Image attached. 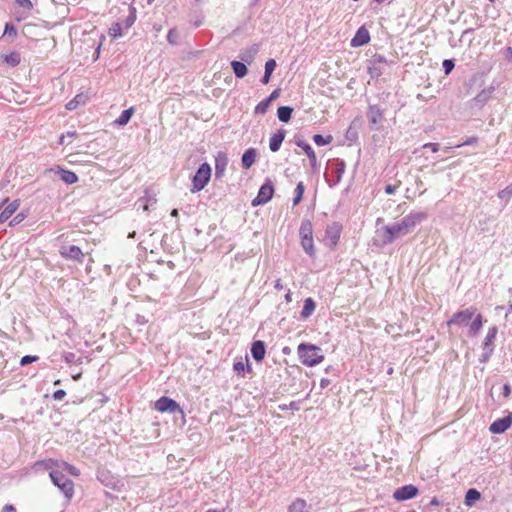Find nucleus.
I'll return each mask as SVG.
<instances>
[{"label": "nucleus", "mask_w": 512, "mask_h": 512, "mask_svg": "<svg viewBox=\"0 0 512 512\" xmlns=\"http://www.w3.org/2000/svg\"><path fill=\"white\" fill-rule=\"evenodd\" d=\"M427 218L428 214L426 212L412 211L404 216L400 221L384 226V243L391 244L397 239L406 236Z\"/></svg>", "instance_id": "1"}, {"label": "nucleus", "mask_w": 512, "mask_h": 512, "mask_svg": "<svg viewBox=\"0 0 512 512\" xmlns=\"http://www.w3.org/2000/svg\"><path fill=\"white\" fill-rule=\"evenodd\" d=\"M297 353L301 363L309 367L319 364L324 359L321 348L314 344L301 343L298 346Z\"/></svg>", "instance_id": "2"}, {"label": "nucleus", "mask_w": 512, "mask_h": 512, "mask_svg": "<svg viewBox=\"0 0 512 512\" xmlns=\"http://www.w3.org/2000/svg\"><path fill=\"white\" fill-rule=\"evenodd\" d=\"M52 483L57 486L68 501L71 500L74 494V483L65 474L58 470H52L50 473Z\"/></svg>", "instance_id": "3"}, {"label": "nucleus", "mask_w": 512, "mask_h": 512, "mask_svg": "<svg viewBox=\"0 0 512 512\" xmlns=\"http://www.w3.org/2000/svg\"><path fill=\"white\" fill-rule=\"evenodd\" d=\"M211 173L212 169L208 163L201 164L192 177L191 192L195 193L204 189L211 178Z\"/></svg>", "instance_id": "4"}, {"label": "nucleus", "mask_w": 512, "mask_h": 512, "mask_svg": "<svg viewBox=\"0 0 512 512\" xmlns=\"http://www.w3.org/2000/svg\"><path fill=\"white\" fill-rule=\"evenodd\" d=\"M498 334V327L496 325L490 327L487 331L486 337L482 343V354L479 358L480 363H487L495 349V340Z\"/></svg>", "instance_id": "5"}, {"label": "nucleus", "mask_w": 512, "mask_h": 512, "mask_svg": "<svg viewBox=\"0 0 512 512\" xmlns=\"http://www.w3.org/2000/svg\"><path fill=\"white\" fill-rule=\"evenodd\" d=\"M385 108L379 104H369L366 112L371 130L378 131L384 122Z\"/></svg>", "instance_id": "6"}, {"label": "nucleus", "mask_w": 512, "mask_h": 512, "mask_svg": "<svg viewBox=\"0 0 512 512\" xmlns=\"http://www.w3.org/2000/svg\"><path fill=\"white\" fill-rule=\"evenodd\" d=\"M342 232V225L338 222H332L328 224L325 230L323 242L330 249H334L340 239Z\"/></svg>", "instance_id": "7"}, {"label": "nucleus", "mask_w": 512, "mask_h": 512, "mask_svg": "<svg viewBox=\"0 0 512 512\" xmlns=\"http://www.w3.org/2000/svg\"><path fill=\"white\" fill-rule=\"evenodd\" d=\"M476 308L469 307L464 310H460L456 312L451 319L447 321V326L451 327L452 325L456 326H467L472 318L475 316Z\"/></svg>", "instance_id": "8"}, {"label": "nucleus", "mask_w": 512, "mask_h": 512, "mask_svg": "<svg viewBox=\"0 0 512 512\" xmlns=\"http://www.w3.org/2000/svg\"><path fill=\"white\" fill-rule=\"evenodd\" d=\"M274 195V185L271 180L266 182L260 187L257 196L252 200L251 205L257 207L268 203Z\"/></svg>", "instance_id": "9"}, {"label": "nucleus", "mask_w": 512, "mask_h": 512, "mask_svg": "<svg viewBox=\"0 0 512 512\" xmlns=\"http://www.w3.org/2000/svg\"><path fill=\"white\" fill-rule=\"evenodd\" d=\"M387 59L384 55L375 54L371 57L368 66V73L371 78H379L384 73V67L387 65Z\"/></svg>", "instance_id": "10"}, {"label": "nucleus", "mask_w": 512, "mask_h": 512, "mask_svg": "<svg viewBox=\"0 0 512 512\" xmlns=\"http://www.w3.org/2000/svg\"><path fill=\"white\" fill-rule=\"evenodd\" d=\"M155 407L159 412H170L173 414L184 415V411L180 407V405L175 400L168 398L166 396H163L160 399H158L156 401Z\"/></svg>", "instance_id": "11"}, {"label": "nucleus", "mask_w": 512, "mask_h": 512, "mask_svg": "<svg viewBox=\"0 0 512 512\" xmlns=\"http://www.w3.org/2000/svg\"><path fill=\"white\" fill-rule=\"evenodd\" d=\"M59 253L66 259L74 260L79 263L83 262L84 253L80 247L76 245H63L60 247Z\"/></svg>", "instance_id": "12"}, {"label": "nucleus", "mask_w": 512, "mask_h": 512, "mask_svg": "<svg viewBox=\"0 0 512 512\" xmlns=\"http://www.w3.org/2000/svg\"><path fill=\"white\" fill-rule=\"evenodd\" d=\"M346 164L342 159H335L333 163L332 177L333 179H327V183L330 187H334L340 183L343 174L345 173Z\"/></svg>", "instance_id": "13"}, {"label": "nucleus", "mask_w": 512, "mask_h": 512, "mask_svg": "<svg viewBox=\"0 0 512 512\" xmlns=\"http://www.w3.org/2000/svg\"><path fill=\"white\" fill-rule=\"evenodd\" d=\"M418 494V488L412 484L402 486L395 490L393 497L397 501H406L412 499Z\"/></svg>", "instance_id": "14"}, {"label": "nucleus", "mask_w": 512, "mask_h": 512, "mask_svg": "<svg viewBox=\"0 0 512 512\" xmlns=\"http://www.w3.org/2000/svg\"><path fill=\"white\" fill-rule=\"evenodd\" d=\"M496 87L491 84L490 86L482 89L473 99L474 106L482 108L491 98L495 92Z\"/></svg>", "instance_id": "15"}, {"label": "nucleus", "mask_w": 512, "mask_h": 512, "mask_svg": "<svg viewBox=\"0 0 512 512\" xmlns=\"http://www.w3.org/2000/svg\"><path fill=\"white\" fill-rule=\"evenodd\" d=\"M512 425V416L508 415L503 418H499L495 420L491 425L489 430L493 434H501L505 432Z\"/></svg>", "instance_id": "16"}, {"label": "nucleus", "mask_w": 512, "mask_h": 512, "mask_svg": "<svg viewBox=\"0 0 512 512\" xmlns=\"http://www.w3.org/2000/svg\"><path fill=\"white\" fill-rule=\"evenodd\" d=\"M228 165V157L224 152H218L215 157V178L220 179L223 177L226 167Z\"/></svg>", "instance_id": "17"}, {"label": "nucleus", "mask_w": 512, "mask_h": 512, "mask_svg": "<svg viewBox=\"0 0 512 512\" xmlns=\"http://www.w3.org/2000/svg\"><path fill=\"white\" fill-rule=\"evenodd\" d=\"M280 95V89H275L267 98L260 101L255 107L256 114H265L270 104L276 100Z\"/></svg>", "instance_id": "18"}, {"label": "nucleus", "mask_w": 512, "mask_h": 512, "mask_svg": "<svg viewBox=\"0 0 512 512\" xmlns=\"http://www.w3.org/2000/svg\"><path fill=\"white\" fill-rule=\"evenodd\" d=\"M369 41H370V34H369L368 30L364 26H361L357 30L355 36L352 38L351 46L360 47V46L367 44Z\"/></svg>", "instance_id": "19"}, {"label": "nucleus", "mask_w": 512, "mask_h": 512, "mask_svg": "<svg viewBox=\"0 0 512 512\" xmlns=\"http://www.w3.org/2000/svg\"><path fill=\"white\" fill-rule=\"evenodd\" d=\"M266 354V345L264 341L256 340L251 345V355L257 362H261Z\"/></svg>", "instance_id": "20"}, {"label": "nucleus", "mask_w": 512, "mask_h": 512, "mask_svg": "<svg viewBox=\"0 0 512 512\" xmlns=\"http://www.w3.org/2000/svg\"><path fill=\"white\" fill-rule=\"evenodd\" d=\"M295 144L298 147H300V148H302L304 150L305 154L309 158L311 167L313 169L316 168V166H317V157H316V154H315L314 150L312 149V147L307 142H305L304 140H302L300 138H297L295 140Z\"/></svg>", "instance_id": "21"}, {"label": "nucleus", "mask_w": 512, "mask_h": 512, "mask_svg": "<svg viewBox=\"0 0 512 512\" xmlns=\"http://www.w3.org/2000/svg\"><path fill=\"white\" fill-rule=\"evenodd\" d=\"M259 50H260L259 45L253 44L249 48L241 50L240 54H239V58L241 59V61H243L247 64H251L254 61L255 56L257 55Z\"/></svg>", "instance_id": "22"}, {"label": "nucleus", "mask_w": 512, "mask_h": 512, "mask_svg": "<svg viewBox=\"0 0 512 512\" xmlns=\"http://www.w3.org/2000/svg\"><path fill=\"white\" fill-rule=\"evenodd\" d=\"M286 136V132L284 129H279L276 133H274L269 141V148L272 152L279 151L282 142L284 141Z\"/></svg>", "instance_id": "23"}, {"label": "nucleus", "mask_w": 512, "mask_h": 512, "mask_svg": "<svg viewBox=\"0 0 512 512\" xmlns=\"http://www.w3.org/2000/svg\"><path fill=\"white\" fill-rule=\"evenodd\" d=\"M54 173L66 184H74L78 181V176L73 171L58 168Z\"/></svg>", "instance_id": "24"}, {"label": "nucleus", "mask_w": 512, "mask_h": 512, "mask_svg": "<svg viewBox=\"0 0 512 512\" xmlns=\"http://www.w3.org/2000/svg\"><path fill=\"white\" fill-rule=\"evenodd\" d=\"M19 205V200L10 202L0 213V224L5 223L16 212Z\"/></svg>", "instance_id": "25"}, {"label": "nucleus", "mask_w": 512, "mask_h": 512, "mask_svg": "<svg viewBox=\"0 0 512 512\" xmlns=\"http://www.w3.org/2000/svg\"><path fill=\"white\" fill-rule=\"evenodd\" d=\"M257 150L248 148L242 155L241 163L244 169H249L256 161Z\"/></svg>", "instance_id": "26"}, {"label": "nucleus", "mask_w": 512, "mask_h": 512, "mask_svg": "<svg viewBox=\"0 0 512 512\" xmlns=\"http://www.w3.org/2000/svg\"><path fill=\"white\" fill-rule=\"evenodd\" d=\"M483 326V317L481 314H477L469 325V335L475 337L479 334Z\"/></svg>", "instance_id": "27"}, {"label": "nucleus", "mask_w": 512, "mask_h": 512, "mask_svg": "<svg viewBox=\"0 0 512 512\" xmlns=\"http://www.w3.org/2000/svg\"><path fill=\"white\" fill-rule=\"evenodd\" d=\"M276 66H277V63L274 59H269L265 63L264 75L260 80L263 85H266L270 82L271 75L274 72Z\"/></svg>", "instance_id": "28"}, {"label": "nucleus", "mask_w": 512, "mask_h": 512, "mask_svg": "<svg viewBox=\"0 0 512 512\" xmlns=\"http://www.w3.org/2000/svg\"><path fill=\"white\" fill-rule=\"evenodd\" d=\"M315 308H316L315 301L311 297L306 298L304 300L303 309L301 311V318H303V319L309 318L315 311Z\"/></svg>", "instance_id": "29"}, {"label": "nucleus", "mask_w": 512, "mask_h": 512, "mask_svg": "<svg viewBox=\"0 0 512 512\" xmlns=\"http://www.w3.org/2000/svg\"><path fill=\"white\" fill-rule=\"evenodd\" d=\"M231 67L237 78H243L248 72L247 66L243 61L233 60L231 62Z\"/></svg>", "instance_id": "30"}, {"label": "nucleus", "mask_w": 512, "mask_h": 512, "mask_svg": "<svg viewBox=\"0 0 512 512\" xmlns=\"http://www.w3.org/2000/svg\"><path fill=\"white\" fill-rule=\"evenodd\" d=\"M134 113V108L130 107L126 110H123L120 116L114 121L117 126H125L129 123L132 115Z\"/></svg>", "instance_id": "31"}, {"label": "nucleus", "mask_w": 512, "mask_h": 512, "mask_svg": "<svg viewBox=\"0 0 512 512\" xmlns=\"http://www.w3.org/2000/svg\"><path fill=\"white\" fill-rule=\"evenodd\" d=\"M301 239V246L303 250L308 254L310 257L315 256V248H314V240L313 237H300Z\"/></svg>", "instance_id": "32"}, {"label": "nucleus", "mask_w": 512, "mask_h": 512, "mask_svg": "<svg viewBox=\"0 0 512 512\" xmlns=\"http://www.w3.org/2000/svg\"><path fill=\"white\" fill-rule=\"evenodd\" d=\"M293 113V108L290 106H280L277 110V117L281 122L287 123L290 121Z\"/></svg>", "instance_id": "33"}, {"label": "nucleus", "mask_w": 512, "mask_h": 512, "mask_svg": "<svg viewBox=\"0 0 512 512\" xmlns=\"http://www.w3.org/2000/svg\"><path fill=\"white\" fill-rule=\"evenodd\" d=\"M300 237H313V225L312 222L308 219H304L301 222L299 229Z\"/></svg>", "instance_id": "34"}, {"label": "nucleus", "mask_w": 512, "mask_h": 512, "mask_svg": "<svg viewBox=\"0 0 512 512\" xmlns=\"http://www.w3.org/2000/svg\"><path fill=\"white\" fill-rule=\"evenodd\" d=\"M480 498L481 493L478 490L471 488L466 492L464 503L467 506H472Z\"/></svg>", "instance_id": "35"}, {"label": "nucleus", "mask_w": 512, "mask_h": 512, "mask_svg": "<svg viewBox=\"0 0 512 512\" xmlns=\"http://www.w3.org/2000/svg\"><path fill=\"white\" fill-rule=\"evenodd\" d=\"M4 62L9 66L15 67L21 62V55L17 51H13L3 56Z\"/></svg>", "instance_id": "36"}, {"label": "nucleus", "mask_w": 512, "mask_h": 512, "mask_svg": "<svg viewBox=\"0 0 512 512\" xmlns=\"http://www.w3.org/2000/svg\"><path fill=\"white\" fill-rule=\"evenodd\" d=\"M306 505L304 499L297 498L288 506V512H303Z\"/></svg>", "instance_id": "37"}, {"label": "nucleus", "mask_w": 512, "mask_h": 512, "mask_svg": "<svg viewBox=\"0 0 512 512\" xmlns=\"http://www.w3.org/2000/svg\"><path fill=\"white\" fill-rule=\"evenodd\" d=\"M85 100H86V96L85 95L78 94V95H76L72 100H70L66 104V109L67 110H74V109H76L78 107V105L84 104Z\"/></svg>", "instance_id": "38"}, {"label": "nucleus", "mask_w": 512, "mask_h": 512, "mask_svg": "<svg viewBox=\"0 0 512 512\" xmlns=\"http://www.w3.org/2000/svg\"><path fill=\"white\" fill-rule=\"evenodd\" d=\"M304 190H305L304 183L299 182L295 188V197L293 198L294 206L298 205L301 202V200L303 198Z\"/></svg>", "instance_id": "39"}, {"label": "nucleus", "mask_w": 512, "mask_h": 512, "mask_svg": "<svg viewBox=\"0 0 512 512\" xmlns=\"http://www.w3.org/2000/svg\"><path fill=\"white\" fill-rule=\"evenodd\" d=\"M332 140H333V137L331 135L324 137L321 134H315L313 136V141L318 146H324V145L330 144L332 142Z\"/></svg>", "instance_id": "40"}, {"label": "nucleus", "mask_w": 512, "mask_h": 512, "mask_svg": "<svg viewBox=\"0 0 512 512\" xmlns=\"http://www.w3.org/2000/svg\"><path fill=\"white\" fill-rule=\"evenodd\" d=\"M498 197L502 200H505L507 203L512 197V185L507 186L505 189L499 191Z\"/></svg>", "instance_id": "41"}, {"label": "nucleus", "mask_w": 512, "mask_h": 512, "mask_svg": "<svg viewBox=\"0 0 512 512\" xmlns=\"http://www.w3.org/2000/svg\"><path fill=\"white\" fill-rule=\"evenodd\" d=\"M178 40H179V33L177 32V30L175 28L170 29L167 34V41L171 45H176L178 43Z\"/></svg>", "instance_id": "42"}, {"label": "nucleus", "mask_w": 512, "mask_h": 512, "mask_svg": "<svg viewBox=\"0 0 512 512\" xmlns=\"http://www.w3.org/2000/svg\"><path fill=\"white\" fill-rule=\"evenodd\" d=\"M130 13L125 20L126 28L131 27L136 21V9L132 6L129 7Z\"/></svg>", "instance_id": "43"}, {"label": "nucleus", "mask_w": 512, "mask_h": 512, "mask_svg": "<svg viewBox=\"0 0 512 512\" xmlns=\"http://www.w3.org/2000/svg\"><path fill=\"white\" fill-rule=\"evenodd\" d=\"M442 67H443V70H444V73L446 75L450 74L451 71L454 69L455 67V62L453 59H445L442 63Z\"/></svg>", "instance_id": "44"}, {"label": "nucleus", "mask_w": 512, "mask_h": 512, "mask_svg": "<svg viewBox=\"0 0 512 512\" xmlns=\"http://www.w3.org/2000/svg\"><path fill=\"white\" fill-rule=\"evenodd\" d=\"M110 35L113 38H118L122 36V27L120 23L112 24V27L110 28Z\"/></svg>", "instance_id": "45"}, {"label": "nucleus", "mask_w": 512, "mask_h": 512, "mask_svg": "<svg viewBox=\"0 0 512 512\" xmlns=\"http://www.w3.org/2000/svg\"><path fill=\"white\" fill-rule=\"evenodd\" d=\"M3 35H7L9 37H16L17 36L16 27L12 23H9V22L6 23Z\"/></svg>", "instance_id": "46"}, {"label": "nucleus", "mask_w": 512, "mask_h": 512, "mask_svg": "<svg viewBox=\"0 0 512 512\" xmlns=\"http://www.w3.org/2000/svg\"><path fill=\"white\" fill-rule=\"evenodd\" d=\"M38 359H39V357L36 355H25L21 358L20 364H21V366H26L33 362H36Z\"/></svg>", "instance_id": "47"}, {"label": "nucleus", "mask_w": 512, "mask_h": 512, "mask_svg": "<svg viewBox=\"0 0 512 512\" xmlns=\"http://www.w3.org/2000/svg\"><path fill=\"white\" fill-rule=\"evenodd\" d=\"M246 365L243 361H237L233 365V370L238 376H243Z\"/></svg>", "instance_id": "48"}, {"label": "nucleus", "mask_w": 512, "mask_h": 512, "mask_svg": "<svg viewBox=\"0 0 512 512\" xmlns=\"http://www.w3.org/2000/svg\"><path fill=\"white\" fill-rule=\"evenodd\" d=\"M18 6L25 8V9H32L33 4L30 0H15Z\"/></svg>", "instance_id": "49"}, {"label": "nucleus", "mask_w": 512, "mask_h": 512, "mask_svg": "<svg viewBox=\"0 0 512 512\" xmlns=\"http://www.w3.org/2000/svg\"><path fill=\"white\" fill-rule=\"evenodd\" d=\"M478 141V138L476 136L469 137L467 140L460 144H456L455 147L459 148L466 145H472L475 144Z\"/></svg>", "instance_id": "50"}, {"label": "nucleus", "mask_w": 512, "mask_h": 512, "mask_svg": "<svg viewBox=\"0 0 512 512\" xmlns=\"http://www.w3.org/2000/svg\"><path fill=\"white\" fill-rule=\"evenodd\" d=\"M66 396V392L63 389H58L53 393V399L61 401Z\"/></svg>", "instance_id": "51"}, {"label": "nucleus", "mask_w": 512, "mask_h": 512, "mask_svg": "<svg viewBox=\"0 0 512 512\" xmlns=\"http://www.w3.org/2000/svg\"><path fill=\"white\" fill-rule=\"evenodd\" d=\"M25 216L22 213L17 214L10 222L9 225L13 226L19 224L24 220Z\"/></svg>", "instance_id": "52"}, {"label": "nucleus", "mask_w": 512, "mask_h": 512, "mask_svg": "<svg viewBox=\"0 0 512 512\" xmlns=\"http://www.w3.org/2000/svg\"><path fill=\"white\" fill-rule=\"evenodd\" d=\"M440 145L438 143H426L423 148H429L433 153L438 152Z\"/></svg>", "instance_id": "53"}, {"label": "nucleus", "mask_w": 512, "mask_h": 512, "mask_svg": "<svg viewBox=\"0 0 512 512\" xmlns=\"http://www.w3.org/2000/svg\"><path fill=\"white\" fill-rule=\"evenodd\" d=\"M396 189H397V186L391 185V184L386 185L384 188L385 193L389 194V195L394 194Z\"/></svg>", "instance_id": "54"}, {"label": "nucleus", "mask_w": 512, "mask_h": 512, "mask_svg": "<svg viewBox=\"0 0 512 512\" xmlns=\"http://www.w3.org/2000/svg\"><path fill=\"white\" fill-rule=\"evenodd\" d=\"M1 512H17L15 506L12 504H6Z\"/></svg>", "instance_id": "55"}, {"label": "nucleus", "mask_w": 512, "mask_h": 512, "mask_svg": "<svg viewBox=\"0 0 512 512\" xmlns=\"http://www.w3.org/2000/svg\"><path fill=\"white\" fill-rule=\"evenodd\" d=\"M39 464L43 465L46 469H51L52 466L54 465V461L52 459H49L46 461H42Z\"/></svg>", "instance_id": "56"}, {"label": "nucleus", "mask_w": 512, "mask_h": 512, "mask_svg": "<svg viewBox=\"0 0 512 512\" xmlns=\"http://www.w3.org/2000/svg\"><path fill=\"white\" fill-rule=\"evenodd\" d=\"M511 394V387L509 384H504L503 386V396L508 397Z\"/></svg>", "instance_id": "57"}, {"label": "nucleus", "mask_w": 512, "mask_h": 512, "mask_svg": "<svg viewBox=\"0 0 512 512\" xmlns=\"http://www.w3.org/2000/svg\"><path fill=\"white\" fill-rule=\"evenodd\" d=\"M68 468H69V471L71 474H73L75 476L79 475V470L77 468H75L74 466L68 465Z\"/></svg>", "instance_id": "58"}, {"label": "nucleus", "mask_w": 512, "mask_h": 512, "mask_svg": "<svg viewBox=\"0 0 512 512\" xmlns=\"http://www.w3.org/2000/svg\"><path fill=\"white\" fill-rule=\"evenodd\" d=\"M274 288L277 289V290H282L283 289V285H282L280 279L275 281Z\"/></svg>", "instance_id": "59"}, {"label": "nucleus", "mask_w": 512, "mask_h": 512, "mask_svg": "<svg viewBox=\"0 0 512 512\" xmlns=\"http://www.w3.org/2000/svg\"><path fill=\"white\" fill-rule=\"evenodd\" d=\"M153 30H154L156 33L161 32V30H162V25H161V24H157V23H155V24L153 25Z\"/></svg>", "instance_id": "60"}, {"label": "nucleus", "mask_w": 512, "mask_h": 512, "mask_svg": "<svg viewBox=\"0 0 512 512\" xmlns=\"http://www.w3.org/2000/svg\"><path fill=\"white\" fill-rule=\"evenodd\" d=\"M330 381L328 379H322L321 382H320V385L322 388H325L329 385Z\"/></svg>", "instance_id": "61"}, {"label": "nucleus", "mask_w": 512, "mask_h": 512, "mask_svg": "<svg viewBox=\"0 0 512 512\" xmlns=\"http://www.w3.org/2000/svg\"><path fill=\"white\" fill-rule=\"evenodd\" d=\"M506 54H507V57L509 58V60H512V47L506 48Z\"/></svg>", "instance_id": "62"}, {"label": "nucleus", "mask_w": 512, "mask_h": 512, "mask_svg": "<svg viewBox=\"0 0 512 512\" xmlns=\"http://www.w3.org/2000/svg\"><path fill=\"white\" fill-rule=\"evenodd\" d=\"M178 213H179V212H178V209L174 208V209H172V211H171L170 215H171L172 217H177V216H178Z\"/></svg>", "instance_id": "63"}, {"label": "nucleus", "mask_w": 512, "mask_h": 512, "mask_svg": "<svg viewBox=\"0 0 512 512\" xmlns=\"http://www.w3.org/2000/svg\"><path fill=\"white\" fill-rule=\"evenodd\" d=\"M285 300H286L287 302H291L292 298H291V293H290V291H288V293L285 295Z\"/></svg>", "instance_id": "64"}]
</instances>
